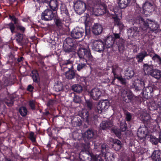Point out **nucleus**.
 I'll return each mask as SVG.
<instances>
[{
    "instance_id": "1",
    "label": "nucleus",
    "mask_w": 161,
    "mask_h": 161,
    "mask_svg": "<svg viewBox=\"0 0 161 161\" xmlns=\"http://www.w3.org/2000/svg\"><path fill=\"white\" fill-rule=\"evenodd\" d=\"M129 22L131 25L137 24L139 25L142 30L143 34L146 35L150 31H154L159 28V25L155 21L151 19H144L141 15H138L129 19Z\"/></svg>"
},
{
    "instance_id": "2",
    "label": "nucleus",
    "mask_w": 161,
    "mask_h": 161,
    "mask_svg": "<svg viewBox=\"0 0 161 161\" xmlns=\"http://www.w3.org/2000/svg\"><path fill=\"white\" fill-rule=\"evenodd\" d=\"M103 41L107 48L112 47L116 43L119 52H123L125 50V40L121 37L120 33H114L113 34L107 36Z\"/></svg>"
},
{
    "instance_id": "3",
    "label": "nucleus",
    "mask_w": 161,
    "mask_h": 161,
    "mask_svg": "<svg viewBox=\"0 0 161 161\" xmlns=\"http://www.w3.org/2000/svg\"><path fill=\"white\" fill-rule=\"evenodd\" d=\"M77 54L80 61L87 62L92 57L90 50L88 47L86 48L82 47L79 48Z\"/></svg>"
},
{
    "instance_id": "4",
    "label": "nucleus",
    "mask_w": 161,
    "mask_h": 161,
    "mask_svg": "<svg viewBox=\"0 0 161 161\" xmlns=\"http://www.w3.org/2000/svg\"><path fill=\"white\" fill-rule=\"evenodd\" d=\"M8 27L6 28H9L12 34L15 33V38L17 42L19 44H21L24 42L23 38L24 34L20 33L19 31H15V26L12 22H10L6 25Z\"/></svg>"
},
{
    "instance_id": "5",
    "label": "nucleus",
    "mask_w": 161,
    "mask_h": 161,
    "mask_svg": "<svg viewBox=\"0 0 161 161\" xmlns=\"http://www.w3.org/2000/svg\"><path fill=\"white\" fill-rule=\"evenodd\" d=\"M73 40L71 38L67 37L64 40L63 49L64 51L66 53H69L73 51L75 49Z\"/></svg>"
},
{
    "instance_id": "6",
    "label": "nucleus",
    "mask_w": 161,
    "mask_h": 161,
    "mask_svg": "<svg viewBox=\"0 0 161 161\" xmlns=\"http://www.w3.org/2000/svg\"><path fill=\"white\" fill-rule=\"evenodd\" d=\"M110 106V103L108 100H100L97 105L95 111L99 114H101L105 112Z\"/></svg>"
},
{
    "instance_id": "7",
    "label": "nucleus",
    "mask_w": 161,
    "mask_h": 161,
    "mask_svg": "<svg viewBox=\"0 0 161 161\" xmlns=\"http://www.w3.org/2000/svg\"><path fill=\"white\" fill-rule=\"evenodd\" d=\"M56 14L49 9H47L42 13L41 19L45 21H49L53 20L56 16Z\"/></svg>"
},
{
    "instance_id": "8",
    "label": "nucleus",
    "mask_w": 161,
    "mask_h": 161,
    "mask_svg": "<svg viewBox=\"0 0 161 161\" xmlns=\"http://www.w3.org/2000/svg\"><path fill=\"white\" fill-rule=\"evenodd\" d=\"M74 8L76 12L80 15L83 14L86 9V3L81 1H78L74 4Z\"/></svg>"
},
{
    "instance_id": "9",
    "label": "nucleus",
    "mask_w": 161,
    "mask_h": 161,
    "mask_svg": "<svg viewBox=\"0 0 161 161\" xmlns=\"http://www.w3.org/2000/svg\"><path fill=\"white\" fill-rule=\"evenodd\" d=\"M84 33V30L82 28L76 27L73 29L71 35L72 38L77 39L81 38Z\"/></svg>"
},
{
    "instance_id": "10",
    "label": "nucleus",
    "mask_w": 161,
    "mask_h": 161,
    "mask_svg": "<svg viewBox=\"0 0 161 161\" xmlns=\"http://www.w3.org/2000/svg\"><path fill=\"white\" fill-rule=\"evenodd\" d=\"M149 133L147 128L145 125L139 128L137 132L138 137L140 139L144 140Z\"/></svg>"
},
{
    "instance_id": "11",
    "label": "nucleus",
    "mask_w": 161,
    "mask_h": 161,
    "mask_svg": "<svg viewBox=\"0 0 161 161\" xmlns=\"http://www.w3.org/2000/svg\"><path fill=\"white\" fill-rule=\"evenodd\" d=\"M68 69L65 73V75L67 79L71 80L75 78L76 80H78L80 75L76 73V70H74V68Z\"/></svg>"
},
{
    "instance_id": "12",
    "label": "nucleus",
    "mask_w": 161,
    "mask_h": 161,
    "mask_svg": "<svg viewBox=\"0 0 161 161\" xmlns=\"http://www.w3.org/2000/svg\"><path fill=\"white\" fill-rule=\"evenodd\" d=\"M106 48L102 40L97 41L93 43L92 49L99 53L102 52Z\"/></svg>"
},
{
    "instance_id": "13",
    "label": "nucleus",
    "mask_w": 161,
    "mask_h": 161,
    "mask_svg": "<svg viewBox=\"0 0 161 161\" xmlns=\"http://www.w3.org/2000/svg\"><path fill=\"white\" fill-rule=\"evenodd\" d=\"M132 86L134 89L135 91L137 92L145 88V83L143 79H138L132 84Z\"/></svg>"
},
{
    "instance_id": "14",
    "label": "nucleus",
    "mask_w": 161,
    "mask_h": 161,
    "mask_svg": "<svg viewBox=\"0 0 161 161\" xmlns=\"http://www.w3.org/2000/svg\"><path fill=\"white\" fill-rule=\"evenodd\" d=\"M95 135V133L93 130H87L83 135V139L85 142L88 144L89 142L91 141Z\"/></svg>"
},
{
    "instance_id": "15",
    "label": "nucleus",
    "mask_w": 161,
    "mask_h": 161,
    "mask_svg": "<svg viewBox=\"0 0 161 161\" xmlns=\"http://www.w3.org/2000/svg\"><path fill=\"white\" fill-rule=\"evenodd\" d=\"M142 8L144 13L147 15L149 14L155 10L154 5L149 2H146L143 5Z\"/></svg>"
},
{
    "instance_id": "16",
    "label": "nucleus",
    "mask_w": 161,
    "mask_h": 161,
    "mask_svg": "<svg viewBox=\"0 0 161 161\" xmlns=\"http://www.w3.org/2000/svg\"><path fill=\"white\" fill-rule=\"evenodd\" d=\"M103 28L102 25L98 23H94L91 27V30L93 34L95 35H98L102 33Z\"/></svg>"
},
{
    "instance_id": "17",
    "label": "nucleus",
    "mask_w": 161,
    "mask_h": 161,
    "mask_svg": "<svg viewBox=\"0 0 161 161\" xmlns=\"http://www.w3.org/2000/svg\"><path fill=\"white\" fill-rule=\"evenodd\" d=\"M74 62L70 59L63 60L60 64L61 69L73 68Z\"/></svg>"
},
{
    "instance_id": "18",
    "label": "nucleus",
    "mask_w": 161,
    "mask_h": 161,
    "mask_svg": "<svg viewBox=\"0 0 161 161\" xmlns=\"http://www.w3.org/2000/svg\"><path fill=\"white\" fill-rule=\"evenodd\" d=\"M61 14H64V17H63V20L66 22H68L69 20V14L66 6L64 5H62L60 7Z\"/></svg>"
},
{
    "instance_id": "19",
    "label": "nucleus",
    "mask_w": 161,
    "mask_h": 161,
    "mask_svg": "<svg viewBox=\"0 0 161 161\" xmlns=\"http://www.w3.org/2000/svg\"><path fill=\"white\" fill-rule=\"evenodd\" d=\"M89 94L90 97L95 100L99 99L101 94L99 89L96 88L92 89Z\"/></svg>"
},
{
    "instance_id": "20",
    "label": "nucleus",
    "mask_w": 161,
    "mask_h": 161,
    "mask_svg": "<svg viewBox=\"0 0 161 161\" xmlns=\"http://www.w3.org/2000/svg\"><path fill=\"white\" fill-rule=\"evenodd\" d=\"M81 154H86L89 156L87 157L88 158L89 157L90 158V161H97L99 157V156L95 154H93L92 152H91L88 150H85V151L83 150L81 152Z\"/></svg>"
},
{
    "instance_id": "21",
    "label": "nucleus",
    "mask_w": 161,
    "mask_h": 161,
    "mask_svg": "<svg viewBox=\"0 0 161 161\" xmlns=\"http://www.w3.org/2000/svg\"><path fill=\"white\" fill-rule=\"evenodd\" d=\"M114 14H113L112 18L114 20V25H117L119 27L120 30L123 29L124 26L119 18L118 14H116L115 12H114Z\"/></svg>"
},
{
    "instance_id": "22",
    "label": "nucleus",
    "mask_w": 161,
    "mask_h": 161,
    "mask_svg": "<svg viewBox=\"0 0 161 161\" xmlns=\"http://www.w3.org/2000/svg\"><path fill=\"white\" fill-rule=\"evenodd\" d=\"M121 71V69L118 64H114L112 66V73L114 76L118 77L119 76Z\"/></svg>"
},
{
    "instance_id": "23",
    "label": "nucleus",
    "mask_w": 161,
    "mask_h": 161,
    "mask_svg": "<svg viewBox=\"0 0 161 161\" xmlns=\"http://www.w3.org/2000/svg\"><path fill=\"white\" fill-rule=\"evenodd\" d=\"M78 116L80 118V119L82 121L86 122L87 124H89L90 115L89 114L88 111L86 110L83 111Z\"/></svg>"
},
{
    "instance_id": "24",
    "label": "nucleus",
    "mask_w": 161,
    "mask_h": 161,
    "mask_svg": "<svg viewBox=\"0 0 161 161\" xmlns=\"http://www.w3.org/2000/svg\"><path fill=\"white\" fill-rule=\"evenodd\" d=\"M47 4L53 11H57L58 10V3L57 0H48V3Z\"/></svg>"
},
{
    "instance_id": "25",
    "label": "nucleus",
    "mask_w": 161,
    "mask_h": 161,
    "mask_svg": "<svg viewBox=\"0 0 161 161\" xmlns=\"http://www.w3.org/2000/svg\"><path fill=\"white\" fill-rule=\"evenodd\" d=\"M154 68L153 65L147 64H144L143 65V69L145 74L150 75Z\"/></svg>"
},
{
    "instance_id": "26",
    "label": "nucleus",
    "mask_w": 161,
    "mask_h": 161,
    "mask_svg": "<svg viewBox=\"0 0 161 161\" xmlns=\"http://www.w3.org/2000/svg\"><path fill=\"white\" fill-rule=\"evenodd\" d=\"M113 126V122L111 121H103L100 124V127L103 130L109 129Z\"/></svg>"
},
{
    "instance_id": "27",
    "label": "nucleus",
    "mask_w": 161,
    "mask_h": 161,
    "mask_svg": "<svg viewBox=\"0 0 161 161\" xmlns=\"http://www.w3.org/2000/svg\"><path fill=\"white\" fill-rule=\"evenodd\" d=\"M113 142L112 145V148L115 151H119L121 147V142L119 140L117 139H111Z\"/></svg>"
},
{
    "instance_id": "28",
    "label": "nucleus",
    "mask_w": 161,
    "mask_h": 161,
    "mask_svg": "<svg viewBox=\"0 0 161 161\" xmlns=\"http://www.w3.org/2000/svg\"><path fill=\"white\" fill-rule=\"evenodd\" d=\"M134 95L132 92L130 90L125 91V96L123 97V100L126 103H128L132 100Z\"/></svg>"
},
{
    "instance_id": "29",
    "label": "nucleus",
    "mask_w": 161,
    "mask_h": 161,
    "mask_svg": "<svg viewBox=\"0 0 161 161\" xmlns=\"http://www.w3.org/2000/svg\"><path fill=\"white\" fill-rule=\"evenodd\" d=\"M80 117L77 115L74 117L71 120V123L73 126L77 127L80 126L82 125V120Z\"/></svg>"
},
{
    "instance_id": "30",
    "label": "nucleus",
    "mask_w": 161,
    "mask_h": 161,
    "mask_svg": "<svg viewBox=\"0 0 161 161\" xmlns=\"http://www.w3.org/2000/svg\"><path fill=\"white\" fill-rule=\"evenodd\" d=\"M152 159L154 161H160L161 160V151L160 150H155L153 153L152 156Z\"/></svg>"
},
{
    "instance_id": "31",
    "label": "nucleus",
    "mask_w": 161,
    "mask_h": 161,
    "mask_svg": "<svg viewBox=\"0 0 161 161\" xmlns=\"http://www.w3.org/2000/svg\"><path fill=\"white\" fill-rule=\"evenodd\" d=\"M139 30L136 27H131L128 29L127 33L129 36L131 37H134L137 36L139 33Z\"/></svg>"
},
{
    "instance_id": "32",
    "label": "nucleus",
    "mask_w": 161,
    "mask_h": 161,
    "mask_svg": "<svg viewBox=\"0 0 161 161\" xmlns=\"http://www.w3.org/2000/svg\"><path fill=\"white\" fill-rule=\"evenodd\" d=\"M65 86L61 82H58L55 84L53 87L54 91L58 92H61L64 91Z\"/></svg>"
},
{
    "instance_id": "33",
    "label": "nucleus",
    "mask_w": 161,
    "mask_h": 161,
    "mask_svg": "<svg viewBox=\"0 0 161 161\" xmlns=\"http://www.w3.org/2000/svg\"><path fill=\"white\" fill-rule=\"evenodd\" d=\"M149 55V54L145 51L139 53L136 56V58L138 59L137 62L138 63L142 62L144 58Z\"/></svg>"
},
{
    "instance_id": "34",
    "label": "nucleus",
    "mask_w": 161,
    "mask_h": 161,
    "mask_svg": "<svg viewBox=\"0 0 161 161\" xmlns=\"http://www.w3.org/2000/svg\"><path fill=\"white\" fill-rule=\"evenodd\" d=\"M32 78L34 82L37 83L38 85L40 84L38 71L37 70H33L32 72Z\"/></svg>"
},
{
    "instance_id": "35",
    "label": "nucleus",
    "mask_w": 161,
    "mask_h": 161,
    "mask_svg": "<svg viewBox=\"0 0 161 161\" xmlns=\"http://www.w3.org/2000/svg\"><path fill=\"white\" fill-rule=\"evenodd\" d=\"M107 6L104 3H103L99 6L97 10L98 12V14H95L96 16H98L104 14L107 12Z\"/></svg>"
},
{
    "instance_id": "36",
    "label": "nucleus",
    "mask_w": 161,
    "mask_h": 161,
    "mask_svg": "<svg viewBox=\"0 0 161 161\" xmlns=\"http://www.w3.org/2000/svg\"><path fill=\"white\" fill-rule=\"evenodd\" d=\"M150 75L158 80L161 78V71L156 69H154Z\"/></svg>"
},
{
    "instance_id": "37",
    "label": "nucleus",
    "mask_w": 161,
    "mask_h": 161,
    "mask_svg": "<svg viewBox=\"0 0 161 161\" xmlns=\"http://www.w3.org/2000/svg\"><path fill=\"white\" fill-rule=\"evenodd\" d=\"M131 0H119V6L120 8H125L130 4Z\"/></svg>"
},
{
    "instance_id": "38",
    "label": "nucleus",
    "mask_w": 161,
    "mask_h": 161,
    "mask_svg": "<svg viewBox=\"0 0 161 161\" xmlns=\"http://www.w3.org/2000/svg\"><path fill=\"white\" fill-rule=\"evenodd\" d=\"M82 61H80V62L77 64L76 69L79 72L82 71L83 70L85 69L87 67V62L83 61V63H82Z\"/></svg>"
},
{
    "instance_id": "39",
    "label": "nucleus",
    "mask_w": 161,
    "mask_h": 161,
    "mask_svg": "<svg viewBox=\"0 0 161 161\" xmlns=\"http://www.w3.org/2000/svg\"><path fill=\"white\" fill-rule=\"evenodd\" d=\"M15 97L13 95H11L6 99L5 101V103L6 105L9 106H12L13 104L14 101Z\"/></svg>"
},
{
    "instance_id": "40",
    "label": "nucleus",
    "mask_w": 161,
    "mask_h": 161,
    "mask_svg": "<svg viewBox=\"0 0 161 161\" xmlns=\"http://www.w3.org/2000/svg\"><path fill=\"white\" fill-rule=\"evenodd\" d=\"M54 20L55 25L57 27H62L63 25V19H61L58 17L56 16L53 19Z\"/></svg>"
},
{
    "instance_id": "41",
    "label": "nucleus",
    "mask_w": 161,
    "mask_h": 161,
    "mask_svg": "<svg viewBox=\"0 0 161 161\" xmlns=\"http://www.w3.org/2000/svg\"><path fill=\"white\" fill-rule=\"evenodd\" d=\"M72 89L74 91L77 93H80L82 91V86L80 85L75 84L72 86Z\"/></svg>"
},
{
    "instance_id": "42",
    "label": "nucleus",
    "mask_w": 161,
    "mask_h": 161,
    "mask_svg": "<svg viewBox=\"0 0 161 161\" xmlns=\"http://www.w3.org/2000/svg\"><path fill=\"white\" fill-rule=\"evenodd\" d=\"M98 116L93 114L90 115L89 118V123L88 125H91L92 124H95L97 121Z\"/></svg>"
},
{
    "instance_id": "43",
    "label": "nucleus",
    "mask_w": 161,
    "mask_h": 161,
    "mask_svg": "<svg viewBox=\"0 0 161 161\" xmlns=\"http://www.w3.org/2000/svg\"><path fill=\"white\" fill-rule=\"evenodd\" d=\"M158 106L155 102L150 103L148 104V108L150 110L153 111L157 110Z\"/></svg>"
},
{
    "instance_id": "44",
    "label": "nucleus",
    "mask_w": 161,
    "mask_h": 161,
    "mask_svg": "<svg viewBox=\"0 0 161 161\" xmlns=\"http://www.w3.org/2000/svg\"><path fill=\"white\" fill-rule=\"evenodd\" d=\"M152 59L154 61H156L161 67V58L157 54L155 53L152 57Z\"/></svg>"
},
{
    "instance_id": "45",
    "label": "nucleus",
    "mask_w": 161,
    "mask_h": 161,
    "mask_svg": "<svg viewBox=\"0 0 161 161\" xmlns=\"http://www.w3.org/2000/svg\"><path fill=\"white\" fill-rule=\"evenodd\" d=\"M19 112L22 116L24 117L27 114V110L25 107L23 106L19 108Z\"/></svg>"
},
{
    "instance_id": "46",
    "label": "nucleus",
    "mask_w": 161,
    "mask_h": 161,
    "mask_svg": "<svg viewBox=\"0 0 161 161\" xmlns=\"http://www.w3.org/2000/svg\"><path fill=\"white\" fill-rule=\"evenodd\" d=\"M150 142L154 145H157L159 142L158 139L153 136H150Z\"/></svg>"
},
{
    "instance_id": "47",
    "label": "nucleus",
    "mask_w": 161,
    "mask_h": 161,
    "mask_svg": "<svg viewBox=\"0 0 161 161\" xmlns=\"http://www.w3.org/2000/svg\"><path fill=\"white\" fill-rule=\"evenodd\" d=\"M17 30L19 31L20 32L24 34L26 28L25 27L22 26L20 25L17 24L16 25Z\"/></svg>"
},
{
    "instance_id": "48",
    "label": "nucleus",
    "mask_w": 161,
    "mask_h": 161,
    "mask_svg": "<svg viewBox=\"0 0 161 161\" xmlns=\"http://www.w3.org/2000/svg\"><path fill=\"white\" fill-rule=\"evenodd\" d=\"M153 88L152 87L149 86L146 87L142 92H143V93H146V92H147V93L149 94H151L153 95Z\"/></svg>"
},
{
    "instance_id": "49",
    "label": "nucleus",
    "mask_w": 161,
    "mask_h": 161,
    "mask_svg": "<svg viewBox=\"0 0 161 161\" xmlns=\"http://www.w3.org/2000/svg\"><path fill=\"white\" fill-rule=\"evenodd\" d=\"M143 120L145 123L148 124L150 121L151 117L148 114H145L144 117H142Z\"/></svg>"
},
{
    "instance_id": "50",
    "label": "nucleus",
    "mask_w": 161,
    "mask_h": 161,
    "mask_svg": "<svg viewBox=\"0 0 161 161\" xmlns=\"http://www.w3.org/2000/svg\"><path fill=\"white\" fill-rule=\"evenodd\" d=\"M29 138L32 142L33 143L36 142V138L34 136V133L33 132H31L29 134Z\"/></svg>"
},
{
    "instance_id": "51",
    "label": "nucleus",
    "mask_w": 161,
    "mask_h": 161,
    "mask_svg": "<svg viewBox=\"0 0 161 161\" xmlns=\"http://www.w3.org/2000/svg\"><path fill=\"white\" fill-rule=\"evenodd\" d=\"M85 35H87L88 34L90 31L88 30V31L86 30V28H87L88 27H89L91 25V22L87 20V19L85 21Z\"/></svg>"
},
{
    "instance_id": "52",
    "label": "nucleus",
    "mask_w": 161,
    "mask_h": 161,
    "mask_svg": "<svg viewBox=\"0 0 161 161\" xmlns=\"http://www.w3.org/2000/svg\"><path fill=\"white\" fill-rule=\"evenodd\" d=\"M112 131L119 138L121 137V132L119 130L115 129H113L112 130Z\"/></svg>"
},
{
    "instance_id": "53",
    "label": "nucleus",
    "mask_w": 161,
    "mask_h": 161,
    "mask_svg": "<svg viewBox=\"0 0 161 161\" xmlns=\"http://www.w3.org/2000/svg\"><path fill=\"white\" fill-rule=\"evenodd\" d=\"M117 79L120 81L121 84L123 85H125L126 83V79L123 78L122 76H119L117 77Z\"/></svg>"
},
{
    "instance_id": "54",
    "label": "nucleus",
    "mask_w": 161,
    "mask_h": 161,
    "mask_svg": "<svg viewBox=\"0 0 161 161\" xmlns=\"http://www.w3.org/2000/svg\"><path fill=\"white\" fill-rule=\"evenodd\" d=\"M9 18L12 21L14 22V25H17V22L18 21V19L14 15H9Z\"/></svg>"
},
{
    "instance_id": "55",
    "label": "nucleus",
    "mask_w": 161,
    "mask_h": 161,
    "mask_svg": "<svg viewBox=\"0 0 161 161\" xmlns=\"http://www.w3.org/2000/svg\"><path fill=\"white\" fill-rule=\"evenodd\" d=\"M77 81L80 83L84 85L86 84V78L84 77H80V76L78 80H76Z\"/></svg>"
},
{
    "instance_id": "56",
    "label": "nucleus",
    "mask_w": 161,
    "mask_h": 161,
    "mask_svg": "<svg viewBox=\"0 0 161 161\" xmlns=\"http://www.w3.org/2000/svg\"><path fill=\"white\" fill-rule=\"evenodd\" d=\"M126 74V75L127 76V77H129V78L130 79L134 76V72L133 70H130L128 71Z\"/></svg>"
},
{
    "instance_id": "57",
    "label": "nucleus",
    "mask_w": 161,
    "mask_h": 161,
    "mask_svg": "<svg viewBox=\"0 0 161 161\" xmlns=\"http://www.w3.org/2000/svg\"><path fill=\"white\" fill-rule=\"evenodd\" d=\"M105 158L106 161H113V159L115 158V156L113 154H110L109 157L106 156Z\"/></svg>"
},
{
    "instance_id": "58",
    "label": "nucleus",
    "mask_w": 161,
    "mask_h": 161,
    "mask_svg": "<svg viewBox=\"0 0 161 161\" xmlns=\"http://www.w3.org/2000/svg\"><path fill=\"white\" fill-rule=\"evenodd\" d=\"M86 101L88 108L89 110L91 109L93 107L92 103L89 100H86Z\"/></svg>"
},
{
    "instance_id": "59",
    "label": "nucleus",
    "mask_w": 161,
    "mask_h": 161,
    "mask_svg": "<svg viewBox=\"0 0 161 161\" xmlns=\"http://www.w3.org/2000/svg\"><path fill=\"white\" fill-rule=\"evenodd\" d=\"M125 115L126 116L125 119L127 121H130L132 118V116L131 114L129 112H127L125 114Z\"/></svg>"
},
{
    "instance_id": "60",
    "label": "nucleus",
    "mask_w": 161,
    "mask_h": 161,
    "mask_svg": "<svg viewBox=\"0 0 161 161\" xmlns=\"http://www.w3.org/2000/svg\"><path fill=\"white\" fill-rule=\"evenodd\" d=\"M29 105L32 110H33L35 109V105L33 100L29 101Z\"/></svg>"
},
{
    "instance_id": "61",
    "label": "nucleus",
    "mask_w": 161,
    "mask_h": 161,
    "mask_svg": "<svg viewBox=\"0 0 161 161\" xmlns=\"http://www.w3.org/2000/svg\"><path fill=\"white\" fill-rule=\"evenodd\" d=\"M142 92V96L145 99H149L153 96L151 94H149L147 93V92H146V93H143V92Z\"/></svg>"
},
{
    "instance_id": "62",
    "label": "nucleus",
    "mask_w": 161,
    "mask_h": 161,
    "mask_svg": "<svg viewBox=\"0 0 161 161\" xmlns=\"http://www.w3.org/2000/svg\"><path fill=\"white\" fill-rule=\"evenodd\" d=\"M34 89V87L31 85L30 84L28 85L27 86L26 90L27 91L31 92H32L33 91Z\"/></svg>"
},
{
    "instance_id": "63",
    "label": "nucleus",
    "mask_w": 161,
    "mask_h": 161,
    "mask_svg": "<svg viewBox=\"0 0 161 161\" xmlns=\"http://www.w3.org/2000/svg\"><path fill=\"white\" fill-rule=\"evenodd\" d=\"M14 52H10L9 55V59H11L12 60V61H13L15 60L14 55Z\"/></svg>"
},
{
    "instance_id": "64",
    "label": "nucleus",
    "mask_w": 161,
    "mask_h": 161,
    "mask_svg": "<svg viewBox=\"0 0 161 161\" xmlns=\"http://www.w3.org/2000/svg\"><path fill=\"white\" fill-rule=\"evenodd\" d=\"M127 128V126L126 124H123L121 125L120 126V129L122 131H125Z\"/></svg>"
}]
</instances>
